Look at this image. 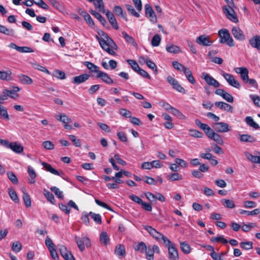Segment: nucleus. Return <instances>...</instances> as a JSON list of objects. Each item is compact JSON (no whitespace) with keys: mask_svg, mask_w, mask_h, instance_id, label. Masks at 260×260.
Listing matches in <instances>:
<instances>
[{"mask_svg":"<svg viewBox=\"0 0 260 260\" xmlns=\"http://www.w3.org/2000/svg\"><path fill=\"white\" fill-rule=\"evenodd\" d=\"M96 77L101 79L104 82L107 84H111L113 83V79L109 75L105 72L100 71Z\"/></svg>","mask_w":260,"mask_h":260,"instance_id":"nucleus-15","label":"nucleus"},{"mask_svg":"<svg viewBox=\"0 0 260 260\" xmlns=\"http://www.w3.org/2000/svg\"><path fill=\"white\" fill-rule=\"evenodd\" d=\"M90 75L87 74H83L79 76H75L73 78L72 83L74 84H79L87 81L89 78Z\"/></svg>","mask_w":260,"mask_h":260,"instance_id":"nucleus-17","label":"nucleus"},{"mask_svg":"<svg viewBox=\"0 0 260 260\" xmlns=\"http://www.w3.org/2000/svg\"><path fill=\"white\" fill-rule=\"evenodd\" d=\"M89 215L93 219V220L98 224L102 223V217L99 214H96L92 212H90Z\"/></svg>","mask_w":260,"mask_h":260,"instance_id":"nucleus-52","label":"nucleus"},{"mask_svg":"<svg viewBox=\"0 0 260 260\" xmlns=\"http://www.w3.org/2000/svg\"><path fill=\"white\" fill-rule=\"evenodd\" d=\"M161 239L163 241L164 244L168 248L174 245L167 237L163 235L160 237V240Z\"/></svg>","mask_w":260,"mask_h":260,"instance_id":"nucleus-63","label":"nucleus"},{"mask_svg":"<svg viewBox=\"0 0 260 260\" xmlns=\"http://www.w3.org/2000/svg\"><path fill=\"white\" fill-rule=\"evenodd\" d=\"M100 241L104 245H106L109 243V238L106 232H102L100 234Z\"/></svg>","mask_w":260,"mask_h":260,"instance_id":"nucleus-48","label":"nucleus"},{"mask_svg":"<svg viewBox=\"0 0 260 260\" xmlns=\"http://www.w3.org/2000/svg\"><path fill=\"white\" fill-rule=\"evenodd\" d=\"M239 213L241 214H246L248 216H253L258 214L260 213V210L259 209H255L252 211H247L243 209L239 210Z\"/></svg>","mask_w":260,"mask_h":260,"instance_id":"nucleus-39","label":"nucleus"},{"mask_svg":"<svg viewBox=\"0 0 260 260\" xmlns=\"http://www.w3.org/2000/svg\"><path fill=\"white\" fill-rule=\"evenodd\" d=\"M168 253L169 258L170 260H178L179 255L177 249L175 248V245H173L168 248Z\"/></svg>","mask_w":260,"mask_h":260,"instance_id":"nucleus-19","label":"nucleus"},{"mask_svg":"<svg viewBox=\"0 0 260 260\" xmlns=\"http://www.w3.org/2000/svg\"><path fill=\"white\" fill-rule=\"evenodd\" d=\"M75 240L81 251L84 250L85 246L89 247L91 246L90 240L87 237L80 238L78 236H75Z\"/></svg>","mask_w":260,"mask_h":260,"instance_id":"nucleus-3","label":"nucleus"},{"mask_svg":"<svg viewBox=\"0 0 260 260\" xmlns=\"http://www.w3.org/2000/svg\"><path fill=\"white\" fill-rule=\"evenodd\" d=\"M201 77L204 79L206 82L210 86L217 88L220 86V84L218 81L213 78L209 74L206 73H202Z\"/></svg>","mask_w":260,"mask_h":260,"instance_id":"nucleus-5","label":"nucleus"},{"mask_svg":"<svg viewBox=\"0 0 260 260\" xmlns=\"http://www.w3.org/2000/svg\"><path fill=\"white\" fill-rule=\"evenodd\" d=\"M221 203L223 206L229 209H233L235 207L234 201L229 199H222Z\"/></svg>","mask_w":260,"mask_h":260,"instance_id":"nucleus-34","label":"nucleus"},{"mask_svg":"<svg viewBox=\"0 0 260 260\" xmlns=\"http://www.w3.org/2000/svg\"><path fill=\"white\" fill-rule=\"evenodd\" d=\"M19 90V87L18 86H15L13 87L12 89L9 90L7 89H5V93L7 92V94H8V96L12 99H16L19 96L17 92Z\"/></svg>","mask_w":260,"mask_h":260,"instance_id":"nucleus-23","label":"nucleus"},{"mask_svg":"<svg viewBox=\"0 0 260 260\" xmlns=\"http://www.w3.org/2000/svg\"><path fill=\"white\" fill-rule=\"evenodd\" d=\"M12 72L10 70H7L6 72L0 71V79L3 80H10Z\"/></svg>","mask_w":260,"mask_h":260,"instance_id":"nucleus-38","label":"nucleus"},{"mask_svg":"<svg viewBox=\"0 0 260 260\" xmlns=\"http://www.w3.org/2000/svg\"><path fill=\"white\" fill-rule=\"evenodd\" d=\"M113 12L115 15L117 16H121L125 20H127L126 14H123V10L121 7L118 6L114 7L113 8Z\"/></svg>","mask_w":260,"mask_h":260,"instance_id":"nucleus-41","label":"nucleus"},{"mask_svg":"<svg viewBox=\"0 0 260 260\" xmlns=\"http://www.w3.org/2000/svg\"><path fill=\"white\" fill-rule=\"evenodd\" d=\"M22 248L21 243L19 241L15 242L13 243L12 250L15 252H19Z\"/></svg>","mask_w":260,"mask_h":260,"instance_id":"nucleus-61","label":"nucleus"},{"mask_svg":"<svg viewBox=\"0 0 260 260\" xmlns=\"http://www.w3.org/2000/svg\"><path fill=\"white\" fill-rule=\"evenodd\" d=\"M210 36L201 35L197 37L196 39V42L199 45L204 46H209L213 43V41L210 40Z\"/></svg>","mask_w":260,"mask_h":260,"instance_id":"nucleus-9","label":"nucleus"},{"mask_svg":"<svg viewBox=\"0 0 260 260\" xmlns=\"http://www.w3.org/2000/svg\"><path fill=\"white\" fill-rule=\"evenodd\" d=\"M84 65L90 70L92 72L98 73L100 72L99 67L94 65L92 62L89 61L84 62Z\"/></svg>","mask_w":260,"mask_h":260,"instance_id":"nucleus-36","label":"nucleus"},{"mask_svg":"<svg viewBox=\"0 0 260 260\" xmlns=\"http://www.w3.org/2000/svg\"><path fill=\"white\" fill-rule=\"evenodd\" d=\"M253 243L251 241L242 242L240 243V246L244 250H249L253 248Z\"/></svg>","mask_w":260,"mask_h":260,"instance_id":"nucleus-58","label":"nucleus"},{"mask_svg":"<svg viewBox=\"0 0 260 260\" xmlns=\"http://www.w3.org/2000/svg\"><path fill=\"white\" fill-rule=\"evenodd\" d=\"M167 179L170 181H174L176 180H180L182 179L183 177L178 173H172L167 176Z\"/></svg>","mask_w":260,"mask_h":260,"instance_id":"nucleus-37","label":"nucleus"},{"mask_svg":"<svg viewBox=\"0 0 260 260\" xmlns=\"http://www.w3.org/2000/svg\"><path fill=\"white\" fill-rule=\"evenodd\" d=\"M232 33L237 40L242 41L245 39L243 31L238 27H234L232 28Z\"/></svg>","mask_w":260,"mask_h":260,"instance_id":"nucleus-16","label":"nucleus"},{"mask_svg":"<svg viewBox=\"0 0 260 260\" xmlns=\"http://www.w3.org/2000/svg\"><path fill=\"white\" fill-rule=\"evenodd\" d=\"M146 258L147 260H153L154 252L150 246H148L145 251Z\"/></svg>","mask_w":260,"mask_h":260,"instance_id":"nucleus-56","label":"nucleus"},{"mask_svg":"<svg viewBox=\"0 0 260 260\" xmlns=\"http://www.w3.org/2000/svg\"><path fill=\"white\" fill-rule=\"evenodd\" d=\"M250 98L253 102L254 105L260 107V97L255 94L250 95Z\"/></svg>","mask_w":260,"mask_h":260,"instance_id":"nucleus-64","label":"nucleus"},{"mask_svg":"<svg viewBox=\"0 0 260 260\" xmlns=\"http://www.w3.org/2000/svg\"><path fill=\"white\" fill-rule=\"evenodd\" d=\"M142 59H143V60L149 68L154 70L155 74L157 73L156 66L153 61H152L148 57H143Z\"/></svg>","mask_w":260,"mask_h":260,"instance_id":"nucleus-32","label":"nucleus"},{"mask_svg":"<svg viewBox=\"0 0 260 260\" xmlns=\"http://www.w3.org/2000/svg\"><path fill=\"white\" fill-rule=\"evenodd\" d=\"M213 127L216 132L218 133H226L231 129L229 125L225 122H219L215 123L213 124Z\"/></svg>","mask_w":260,"mask_h":260,"instance_id":"nucleus-8","label":"nucleus"},{"mask_svg":"<svg viewBox=\"0 0 260 260\" xmlns=\"http://www.w3.org/2000/svg\"><path fill=\"white\" fill-rule=\"evenodd\" d=\"M42 165L46 169V171L51 173L57 176H60V174L55 169H54L50 164L45 162H42Z\"/></svg>","mask_w":260,"mask_h":260,"instance_id":"nucleus-27","label":"nucleus"},{"mask_svg":"<svg viewBox=\"0 0 260 260\" xmlns=\"http://www.w3.org/2000/svg\"><path fill=\"white\" fill-rule=\"evenodd\" d=\"M55 118L63 123H69L72 122L71 119L64 114H56Z\"/></svg>","mask_w":260,"mask_h":260,"instance_id":"nucleus-25","label":"nucleus"},{"mask_svg":"<svg viewBox=\"0 0 260 260\" xmlns=\"http://www.w3.org/2000/svg\"><path fill=\"white\" fill-rule=\"evenodd\" d=\"M144 229L146 230L149 233V234L156 241H160V237L162 235V234L160 233L155 229L153 228L150 225H145Z\"/></svg>","mask_w":260,"mask_h":260,"instance_id":"nucleus-14","label":"nucleus"},{"mask_svg":"<svg viewBox=\"0 0 260 260\" xmlns=\"http://www.w3.org/2000/svg\"><path fill=\"white\" fill-rule=\"evenodd\" d=\"M44 195L49 202L54 204L55 200L53 194L47 189H44L43 191Z\"/></svg>","mask_w":260,"mask_h":260,"instance_id":"nucleus-43","label":"nucleus"},{"mask_svg":"<svg viewBox=\"0 0 260 260\" xmlns=\"http://www.w3.org/2000/svg\"><path fill=\"white\" fill-rule=\"evenodd\" d=\"M23 199L26 207L31 206V200L29 195L25 191H23Z\"/></svg>","mask_w":260,"mask_h":260,"instance_id":"nucleus-49","label":"nucleus"},{"mask_svg":"<svg viewBox=\"0 0 260 260\" xmlns=\"http://www.w3.org/2000/svg\"><path fill=\"white\" fill-rule=\"evenodd\" d=\"M9 194L11 198V199L15 202V203H18L19 199L18 198V196L17 195V193L15 191H14L12 188L9 189Z\"/></svg>","mask_w":260,"mask_h":260,"instance_id":"nucleus-60","label":"nucleus"},{"mask_svg":"<svg viewBox=\"0 0 260 260\" xmlns=\"http://www.w3.org/2000/svg\"><path fill=\"white\" fill-rule=\"evenodd\" d=\"M145 11L146 16L148 17L149 20L153 23H155L157 22L156 16L152 8L149 4H146L145 5Z\"/></svg>","mask_w":260,"mask_h":260,"instance_id":"nucleus-6","label":"nucleus"},{"mask_svg":"<svg viewBox=\"0 0 260 260\" xmlns=\"http://www.w3.org/2000/svg\"><path fill=\"white\" fill-rule=\"evenodd\" d=\"M189 135L191 137L201 138L203 137V134L202 132L196 129H190L189 130Z\"/></svg>","mask_w":260,"mask_h":260,"instance_id":"nucleus-53","label":"nucleus"},{"mask_svg":"<svg viewBox=\"0 0 260 260\" xmlns=\"http://www.w3.org/2000/svg\"><path fill=\"white\" fill-rule=\"evenodd\" d=\"M251 46L260 51V36H254L250 38L249 41Z\"/></svg>","mask_w":260,"mask_h":260,"instance_id":"nucleus-18","label":"nucleus"},{"mask_svg":"<svg viewBox=\"0 0 260 260\" xmlns=\"http://www.w3.org/2000/svg\"><path fill=\"white\" fill-rule=\"evenodd\" d=\"M170 112L173 115L180 119H185L186 118L185 115H184L179 110L174 107L172 108Z\"/></svg>","mask_w":260,"mask_h":260,"instance_id":"nucleus-45","label":"nucleus"},{"mask_svg":"<svg viewBox=\"0 0 260 260\" xmlns=\"http://www.w3.org/2000/svg\"><path fill=\"white\" fill-rule=\"evenodd\" d=\"M246 123L249 126L253 127L255 129L259 128L258 124H257L250 116H247L245 118Z\"/></svg>","mask_w":260,"mask_h":260,"instance_id":"nucleus-44","label":"nucleus"},{"mask_svg":"<svg viewBox=\"0 0 260 260\" xmlns=\"http://www.w3.org/2000/svg\"><path fill=\"white\" fill-rule=\"evenodd\" d=\"M167 81L176 90L180 92H184L185 89L180 85L178 81L172 76H169L167 78Z\"/></svg>","mask_w":260,"mask_h":260,"instance_id":"nucleus-13","label":"nucleus"},{"mask_svg":"<svg viewBox=\"0 0 260 260\" xmlns=\"http://www.w3.org/2000/svg\"><path fill=\"white\" fill-rule=\"evenodd\" d=\"M161 41L160 36L158 34L155 35L151 40V45L153 47H157L159 45Z\"/></svg>","mask_w":260,"mask_h":260,"instance_id":"nucleus-50","label":"nucleus"},{"mask_svg":"<svg viewBox=\"0 0 260 260\" xmlns=\"http://www.w3.org/2000/svg\"><path fill=\"white\" fill-rule=\"evenodd\" d=\"M222 76L231 86L237 89H239L241 87L240 84L238 81L235 80L233 75L223 73Z\"/></svg>","mask_w":260,"mask_h":260,"instance_id":"nucleus-7","label":"nucleus"},{"mask_svg":"<svg viewBox=\"0 0 260 260\" xmlns=\"http://www.w3.org/2000/svg\"><path fill=\"white\" fill-rule=\"evenodd\" d=\"M234 70L237 73L240 74L243 81L245 83H247L248 82V70L245 67L236 68Z\"/></svg>","mask_w":260,"mask_h":260,"instance_id":"nucleus-12","label":"nucleus"},{"mask_svg":"<svg viewBox=\"0 0 260 260\" xmlns=\"http://www.w3.org/2000/svg\"><path fill=\"white\" fill-rule=\"evenodd\" d=\"M215 106L220 108L221 109L232 113L233 111V107L229 104L222 102H216Z\"/></svg>","mask_w":260,"mask_h":260,"instance_id":"nucleus-21","label":"nucleus"},{"mask_svg":"<svg viewBox=\"0 0 260 260\" xmlns=\"http://www.w3.org/2000/svg\"><path fill=\"white\" fill-rule=\"evenodd\" d=\"M206 135L208 137L213 140L218 144L222 145L223 144V141L221 136L217 133H215L211 128H210L209 131L206 132Z\"/></svg>","mask_w":260,"mask_h":260,"instance_id":"nucleus-10","label":"nucleus"},{"mask_svg":"<svg viewBox=\"0 0 260 260\" xmlns=\"http://www.w3.org/2000/svg\"><path fill=\"white\" fill-rule=\"evenodd\" d=\"M148 247L144 242H141L137 245L134 246V249L135 251H139L141 253L145 252Z\"/></svg>","mask_w":260,"mask_h":260,"instance_id":"nucleus-29","label":"nucleus"},{"mask_svg":"<svg viewBox=\"0 0 260 260\" xmlns=\"http://www.w3.org/2000/svg\"><path fill=\"white\" fill-rule=\"evenodd\" d=\"M94 5L95 8L98 9L100 11H104V5L102 0H94Z\"/></svg>","mask_w":260,"mask_h":260,"instance_id":"nucleus-55","label":"nucleus"},{"mask_svg":"<svg viewBox=\"0 0 260 260\" xmlns=\"http://www.w3.org/2000/svg\"><path fill=\"white\" fill-rule=\"evenodd\" d=\"M223 13L226 18L234 22H237L238 19L234 9L230 6H226L223 8Z\"/></svg>","mask_w":260,"mask_h":260,"instance_id":"nucleus-4","label":"nucleus"},{"mask_svg":"<svg viewBox=\"0 0 260 260\" xmlns=\"http://www.w3.org/2000/svg\"><path fill=\"white\" fill-rule=\"evenodd\" d=\"M240 141L242 142L253 143L256 141L255 138L250 135L248 134H239Z\"/></svg>","mask_w":260,"mask_h":260,"instance_id":"nucleus-24","label":"nucleus"},{"mask_svg":"<svg viewBox=\"0 0 260 260\" xmlns=\"http://www.w3.org/2000/svg\"><path fill=\"white\" fill-rule=\"evenodd\" d=\"M98 34L99 36L96 35L95 38L99 41L101 48L109 54L115 55L116 53L114 50L117 49L116 43L103 31L98 30Z\"/></svg>","mask_w":260,"mask_h":260,"instance_id":"nucleus-1","label":"nucleus"},{"mask_svg":"<svg viewBox=\"0 0 260 260\" xmlns=\"http://www.w3.org/2000/svg\"><path fill=\"white\" fill-rule=\"evenodd\" d=\"M195 123L199 127L204 131L205 134H206V132L209 131L211 128L208 124L202 123L198 119L195 120Z\"/></svg>","mask_w":260,"mask_h":260,"instance_id":"nucleus-33","label":"nucleus"},{"mask_svg":"<svg viewBox=\"0 0 260 260\" xmlns=\"http://www.w3.org/2000/svg\"><path fill=\"white\" fill-rule=\"evenodd\" d=\"M27 172L28 173L29 178L28 182L30 184H34L36 182V173L31 166L28 167Z\"/></svg>","mask_w":260,"mask_h":260,"instance_id":"nucleus-26","label":"nucleus"},{"mask_svg":"<svg viewBox=\"0 0 260 260\" xmlns=\"http://www.w3.org/2000/svg\"><path fill=\"white\" fill-rule=\"evenodd\" d=\"M166 50L171 53L177 54L181 52L180 48L176 45H171L166 46Z\"/></svg>","mask_w":260,"mask_h":260,"instance_id":"nucleus-31","label":"nucleus"},{"mask_svg":"<svg viewBox=\"0 0 260 260\" xmlns=\"http://www.w3.org/2000/svg\"><path fill=\"white\" fill-rule=\"evenodd\" d=\"M218 35L220 38V43H225L230 47L235 45L234 41L231 37L229 30L226 29H220L218 31Z\"/></svg>","mask_w":260,"mask_h":260,"instance_id":"nucleus-2","label":"nucleus"},{"mask_svg":"<svg viewBox=\"0 0 260 260\" xmlns=\"http://www.w3.org/2000/svg\"><path fill=\"white\" fill-rule=\"evenodd\" d=\"M81 14L83 15L85 20L86 21V22L88 24V25L90 26H94V22L91 16L88 13H86L85 12L82 11V13H81Z\"/></svg>","mask_w":260,"mask_h":260,"instance_id":"nucleus-40","label":"nucleus"},{"mask_svg":"<svg viewBox=\"0 0 260 260\" xmlns=\"http://www.w3.org/2000/svg\"><path fill=\"white\" fill-rule=\"evenodd\" d=\"M90 13L93 15L95 17H96L99 21L101 22V23L106 28H109V25L105 20V19L102 17V16L98 12H96L94 10H91L90 11Z\"/></svg>","mask_w":260,"mask_h":260,"instance_id":"nucleus-20","label":"nucleus"},{"mask_svg":"<svg viewBox=\"0 0 260 260\" xmlns=\"http://www.w3.org/2000/svg\"><path fill=\"white\" fill-rule=\"evenodd\" d=\"M172 65L175 69L180 72H183L186 68L184 66L177 61H173Z\"/></svg>","mask_w":260,"mask_h":260,"instance_id":"nucleus-57","label":"nucleus"},{"mask_svg":"<svg viewBox=\"0 0 260 260\" xmlns=\"http://www.w3.org/2000/svg\"><path fill=\"white\" fill-rule=\"evenodd\" d=\"M7 176L9 179L12 181L14 184H18V179L16 175L12 172H8L7 173Z\"/></svg>","mask_w":260,"mask_h":260,"instance_id":"nucleus-62","label":"nucleus"},{"mask_svg":"<svg viewBox=\"0 0 260 260\" xmlns=\"http://www.w3.org/2000/svg\"><path fill=\"white\" fill-rule=\"evenodd\" d=\"M0 118H4L7 120H9V116L8 114L7 110L3 106L0 105Z\"/></svg>","mask_w":260,"mask_h":260,"instance_id":"nucleus-54","label":"nucleus"},{"mask_svg":"<svg viewBox=\"0 0 260 260\" xmlns=\"http://www.w3.org/2000/svg\"><path fill=\"white\" fill-rule=\"evenodd\" d=\"M125 7L129 14L136 17H140V14L135 11L134 7L132 5H126Z\"/></svg>","mask_w":260,"mask_h":260,"instance_id":"nucleus-51","label":"nucleus"},{"mask_svg":"<svg viewBox=\"0 0 260 260\" xmlns=\"http://www.w3.org/2000/svg\"><path fill=\"white\" fill-rule=\"evenodd\" d=\"M245 156L248 160L251 161L252 162L254 163H258L259 159L258 156L253 155L248 152L245 153Z\"/></svg>","mask_w":260,"mask_h":260,"instance_id":"nucleus-59","label":"nucleus"},{"mask_svg":"<svg viewBox=\"0 0 260 260\" xmlns=\"http://www.w3.org/2000/svg\"><path fill=\"white\" fill-rule=\"evenodd\" d=\"M0 32L10 36H14L15 34V31L13 29L8 28L5 26L1 24Z\"/></svg>","mask_w":260,"mask_h":260,"instance_id":"nucleus-28","label":"nucleus"},{"mask_svg":"<svg viewBox=\"0 0 260 260\" xmlns=\"http://www.w3.org/2000/svg\"><path fill=\"white\" fill-rule=\"evenodd\" d=\"M7 147L10 148L14 152L17 153H20L23 151V146L21 144H18L16 142L9 143Z\"/></svg>","mask_w":260,"mask_h":260,"instance_id":"nucleus-22","label":"nucleus"},{"mask_svg":"<svg viewBox=\"0 0 260 260\" xmlns=\"http://www.w3.org/2000/svg\"><path fill=\"white\" fill-rule=\"evenodd\" d=\"M50 190L53 191L55 196L60 199H63V192L58 188L56 186H52L50 187Z\"/></svg>","mask_w":260,"mask_h":260,"instance_id":"nucleus-47","label":"nucleus"},{"mask_svg":"<svg viewBox=\"0 0 260 260\" xmlns=\"http://www.w3.org/2000/svg\"><path fill=\"white\" fill-rule=\"evenodd\" d=\"M18 78L19 80L23 84H31L32 83V80L26 75L20 74L18 75Z\"/></svg>","mask_w":260,"mask_h":260,"instance_id":"nucleus-30","label":"nucleus"},{"mask_svg":"<svg viewBox=\"0 0 260 260\" xmlns=\"http://www.w3.org/2000/svg\"><path fill=\"white\" fill-rule=\"evenodd\" d=\"M59 250L61 255L66 260H74V257L67 248L63 245H59Z\"/></svg>","mask_w":260,"mask_h":260,"instance_id":"nucleus-11","label":"nucleus"},{"mask_svg":"<svg viewBox=\"0 0 260 260\" xmlns=\"http://www.w3.org/2000/svg\"><path fill=\"white\" fill-rule=\"evenodd\" d=\"M115 253L117 255L124 256L125 255L124 246L121 244L118 245L115 248Z\"/></svg>","mask_w":260,"mask_h":260,"instance_id":"nucleus-35","label":"nucleus"},{"mask_svg":"<svg viewBox=\"0 0 260 260\" xmlns=\"http://www.w3.org/2000/svg\"><path fill=\"white\" fill-rule=\"evenodd\" d=\"M180 249L183 252L186 254H188L191 251V248L190 246L185 242H181L180 243Z\"/></svg>","mask_w":260,"mask_h":260,"instance_id":"nucleus-42","label":"nucleus"},{"mask_svg":"<svg viewBox=\"0 0 260 260\" xmlns=\"http://www.w3.org/2000/svg\"><path fill=\"white\" fill-rule=\"evenodd\" d=\"M122 36L127 42L131 44L134 46L137 45L136 42L135 41L133 37L128 35L125 32H122Z\"/></svg>","mask_w":260,"mask_h":260,"instance_id":"nucleus-46","label":"nucleus"}]
</instances>
